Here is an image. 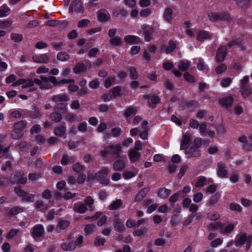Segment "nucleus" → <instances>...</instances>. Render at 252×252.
Segmentation results:
<instances>
[{"mask_svg": "<svg viewBox=\"0 0 252 252\" xmlns=\"http://www.w3.org/2000/svg\"><path fill=\"white\" fill-rule=\"evenodd\" d=\"M212 37L210 33L204 30H201L198 33L196 37V40L201 42H203L205 40L211 39Z\"/></svg>", "mask_w": 252, "mask_h": 252, "instance_id": "obj_17", "label": "nucleus"}, {"mask_svg": "<svg viewBox=\"0 0 252 252\" xmlns=\"http://www.w3.org/2000/svg\"><path fill=\"white\" fill-rule=\"evenodd\" d=\"M226 68L227 66L225 64L221 63L216 67L215 70L218 74H221L226 71Z\"/></svg>", "mask_w": 252, "mask_h": 252, "instance_id": "obj_59", "label": "nucleus"}, {"mask_svg": "<svg viewBox=\"0 0 252 252\" xmlns=\"http://www.w3.org/2000/svg\"><path fill=\"white\" fill-rule=\"evenodd\" d=\"M94 200L91 196H87L84 199L85 204L86 206L88 207L90 209V211H93L94 209V207H93V205L94 204Z\"/></svg>", "mask_w": 252, "mask_h": 252, "instance_id": "obj_43", "label": "nucleus"}, {"mask_svg": "<svg viewBox=\"0 0 252 252\" xmlns=\"http://www.w3.org/2000/svg\"><path fill=\"white\" fill-rule=\"evenodd\" d=\"M32 59L34 63H47L49 61V58L46 54L33 55Z\"/></svg>", "mask_w": 252, "mask_h": 252, "instance_id": "obj_15", "label": "nucleus"}, {"mask_svg": "<svg viewBox=\"0 0 252 252\" xmlns=\"http://www.w3.org/2000/svg\"><path fill=\"white\" fill-rule=\"evenodd\" d=\"M44 233V228L41 224L35 225L31 230V235L35 240L41 237Z\"/></svg>", "mask_w": 252, "mask_h": 252, "instance_id": "obj_5", "label": "nucleus"}, {"mask_svg": "<svg viewBox=\"0 0 252 252\" xmlns=\"http://www.w3.org/2000/svg\"><path fill=\"white\" fill-rule=\"evenodd\" d=\"M14 191L18 196L22 197L23 202H32L33 201L34 195L22 189L20 187H15Z\"/></svg>", "mask_w": 252, "mask_h": 252, "instance_id": "obj_3", "label": "nucleus"}, {"mask_svg": "<svg viewBox=\"0 0 252 252\" xmlns=\"http://www.w3.org/2000/svg\"><path fill=\"white\" fill-rule=\"evenodd\" d=\"M24 135V131L15 128L12 130L11 137L13 139L17 140L20 139Z\"/></svg>", "mask_w": 252, "mask_h": 252, "instance_id": "obj_39", "label": "nucleus"}, {"mask_svg": "<svg viewBox=\"0 0 252 252\" xmlns=\"http://www.w3.org/2000/svg\"><path fill=\"white\" fill-rule=\"evenodd\" d=\"M61 247L64 251H72L76 249V245L75 241H70L63 243Z\"/></svg>", "mask_w": 252, "mask_h": 252, "instance_id": "obj_20", "label": "nucleus"}, {"mask_svg": "<svg viewBox=\"0 0 252 252\" xmlns=\"http://www.w3.org/2000/svg\"><path fill=\"white\" fill-rule=\"evenodd\" d=\"M217 175L221 178H228V172L225 169L226 166L225 163L220 161L217 164Z\"/></svg>", "mask_w": 252, "mask_h": 252, "instance_id": "obj_11", "label": "nucleus"}, {"mask_svg": "<svg viewBox=\"0 0 252 252\" xmlns=\"http://www.w3.org/2000/svg\"><path fill=\"white\" fill-rule=\"evenodd\" d=\"M10 37L12 40L17 42H20L23 39V35L21 34L12 33Z\"/></svg>", "mask_w": 252, "mask_h": 252, "instance_id": "obj_63", "label": "nucleus"}, {"mask_svg": "<svg viewBox=\"0 0 252 252\" xmlns=\"http://www.w3.org/2000/svg\"><path fill=\"white\" fill-rule=\"evenodd\" d=\"M123 42L122 38L118 35L110 38L109 40V43L113 46L115 47L120 46Z\"/></svg>", "mask_w": 252, "mask_h": 252, "instance_id": "obj_34", "label": "nucleus"}, {"mask_svg": "<svg viewBox=\"0 0 252 252\" xmlns=\"http://www.w3.org/2000/svg\"><path fill=\"white\" fill-rule=\"evenodd\" d=\"M177 47V43L173 40H170L168 42V46L166 47L162 46L161 48V50H165V53L167 54L173 52Z\"/></svg>", "mask_w": 252, "mask_h": 252, "instance_id": "obj_21", "label": "nucleus"}, {"mask_svg": "<svg viewBox=\"0 0 252 252\" xmlns=\"http://www.w3.org/2000/svg\"><path fill=\"white\" fill-rule=\"evenodd\" d=\"M73 210L79 214H84L88 210V208L82 202L78 201L74 204Z\"/></svg>", "mask_w": 252, "mask_h": 252, "instance_id": "obj_18", "label": "nucleus"}, {"mask_svg": "<svg viewBox=\"0 0 252 252\" xmlns=\"http://www.w3.org/2000/svg\"><path fill=\"white\" fill-rule=\"evenodd\" d=\"M109 172V170L107 167H103L100 170L95 173V178L96 180H100L107 177Z\"/></svg>", "mask_w": 252, "mask_h": 252, "instance_id": "obj_25", "label": "nucleus"}, {"mask_svg": "<svg viewBox=\"0 0 252 252\" xmlns=\"http://www.w3.org/2000/svg\"><path fill=\"white\" fill-rule=\"evenodd\" d=\"M114 227L115 230L120 233H123L125 230V226L121 221L119 214L115 215L113 218Z\"/></svg>", "mask_w": 252, "mask_h": 252, "instance_id": "obj_7", "label": "nucleus"}, {"mask_svg": "<svg viewBox=\"0 0 252 252\" xmlns=\"http://www.w3.org/2000/svg\"><path fill=\"white\" fill-rule=\"evenodd\" d=\"M184 150L188 159L192 158H198L201 156L200 150L193 146L186 147V148Z\"/></svg>", "mask_w": 252, "mask_h": 252, "instance_id": "obj_6", "label": "nucleus"}, {"mask_svg": "<svg viewBox=\"0 0 252 252\" xmlns=\"http://www.w3.org/2000/svg\"><path fill=\"white\" fill-rule=\"evenodd\" d=\"M74 2L75 10L78 13L83 12V6H82L80 0H74L72 1Z\"/></svg>", "mask_w": 252, "mask_h": 252, "instance_id": "obj_55", "label": "nucleus"}, {"mask_svg": "<svg viewBox=\"0 0 252 252\" xmlns=\"http://www.w3.org/2000/svg\"><path fill=\"white\" fill-rule=\"evenodd\" d=\"M44 206V202L42 200H37L35 202V207L37 209H40L42 212H44L48 209V206Z\"/></svg>", "mask_w": 252, "mask_h": 252, "instance_id": "obj_56", "label": "nucleus"}, {"mask_svg": "<svg viewBox=\"0 0 252 252\" xmlns=\"http://www.w3.org/2000/svg\"><path fill=\"white\" fill-rule=\"evenodd\" d=\"M74 80L72 79H63L60 80H58L56 78V80L54 83H53L54 85L56 87H62L65 84H68V83H74Z\"/></svg>", "mask_w": 252, "mask_h": 252, "instance_id": "obj_35", "label": "nucleus"}, {"mask_svg": "<svg viewBox=\"0 0 252 252\" xmlns=\"http://www.w3.org/2000/svg\"><path fill=\"white\" fill-rule=\"evenodd\" d=\"M197 102L195 100H191L188 101L187 100L184 99L181 101V105L183 107H185L186 108H190L193 107H195L196 106Z\"/></svg>", "mask_w": 252, "mask_h": 252, "instance_id": "obj_40", "label": "nucleus"}, {"mask_svg": "<svg viewBox=\"0 0 252 252\" xmlns=\"http://www.w3.org/2000/svg\"><path fill=\"white\" fill-rule=\"evenodd\" d=\"M27 122L25 120H21L14 124V128L24 131Z\"/></svg>", "mask_w": 252, "mask_h": 252, "instance_id": "obj_51", "label": "nucleus"}, {"mask_svg": "<svg viewBox=\"0 0 252 252\" xmlns=\"http://www.w3.org/2000/svg\"><path fill=\"white\" fill-rule=\"evenodd\" d=\"M65 123H63V125H61L59 126H57L54 131V133L55 135L58 137H62L65 133L66 128L64 126Z\"/></svg>", "mask_w": 252, "mask_h": 252, "instance_id": "obj_29", "label": "nucleus"}, {"mask_svg": "<svg viewBox=\"0 0 252 252\" xmlns=\"http://www.w3.org/2000/svg\"><path fill=\"white\" fill-rule=\"evenodd\" d=\"M137 112L136 108H134L132 106L127 107L124 113V116L126 118H129L133 115H135Z\"/></svg>", "mask_w": 252, "mask_h": 252, "instance_id": "obj_37", "label": "nucleus"}, {"mask_svg": "<svg viewBox=\"0 0 252 252\" xmlns=\"http://www.w3.org/2000/svg\"><path fill=\"white\" fill-rule=\"evenodd\" d=\"M118 158L114 161L113 168L114 171H122L126 167V163L123 159Z\"/></svg>", "mask_w": 252, "mask_h": 252, "instance_id": "obj_22", "label": "nucleus"}, {"mask_svg": "<svg viewBox=\"0 0 252 252\" xmlns=\"http://www.w3.org/2000/svg\"><path fill=\"white\" fill-rule=\"evenodd\" d=\"M123 205V201L118 199L112 202L109 206L108 209L110 210H116L119 209Z\"/></svg>", "mask_w": 252, "mask_h": 252, "instance_id": "obj_31", "label": "nucleus"}, {"mask_svg": "<svg viewBox=\"0 0 252 252\" xmlns=\"http://www.w3.org/2000/svg\"><path fill=\"white\" fill-rule=\"evenodd\" d=\"M70 222L67 220H60L56 227L55 230L57 233L64 230L69 225Z\"/></svg>", "mask_w": 252, "mask_h": 252, "instance_id": "obj_24", "label": "nucleus"}, {"mask_svg": "<svg viewBox=\"0 0 252 252\" xmlns=\"http://www.w3.org/2000/svg\"><path fill=\"white\" fill-rule=\"evenodd\" d=\"M68 96L66 94H58L54 95L52 97V100L55 102H65L68 100Z\"/></svg>", "mask_w": 252, "mask_h": 252, "instance_id": "obj_27", "label": "nucleus"}, {"mask_svg": "<svg viewBox=\"0 0 252 252\" xmlns=\"http://www.w3.org/2000/svg\"><path fill=\"white\" fill-rule=\"evenodd\" d=\"M227 52V46L221 45L220 47L217 49L216 56V61L218 63H220L222 62L226 56Z\"/></svg>", "mask_w": 252, "mask_h": 252, "instance_id": "obj_9", "label": "nucleus"}, {"mask_svg": "<svg viewBox=\"0 0 252 252\" xmlns=\"http://www.w3.org/2000/svg\"><path fill=\"white\" fill-rule=\"evenodd\" d=\"M124 41L127 44H139L142 42L141 39L138 36L134 35H127L124 36Z\"/></svg>", "mask_w": 252, "mask_h": 252, "instance_id": "obj_13", "label": "nucleus"}, {"mask_svg": "<svg viewBox=\"0 0 252 252\" xmlns=\"http://www.w3.org/2000/svg\"><path fill=\"white\" fill-rule=\"evenodd\" d=\"M95 226L93 224H87L85 225L84 228V232L85 235L87 236L91 235L94 231Z\"/></svg>", "mask_w": 252, "mask_h": 252, "instance_id": "obj_48", "label": "nucleus"}, {"mask_svg": "<svg viewBox=\"0 0 252 252\" xmlns=\"http://www.w3.org/2000/svg\"><path fill=\"white\" fill-rule=\"evenodd\" d=\"M60 23H62L64 27L66 26L68 24V22L66 20H63L62 22H61L56 20H50L47 21L45 25L47 26L55 27L60 25Z\"/></svg>", "mask_w": 252, "mask_h": 252, "instance_id": "obj_28", "label": "nucleus"}, {"mask_svg": "<svg viewBox=\"0 0 252 252\" xmlns=\"http://www.w3.org/2000/svg\"><path fill=\"white\" fill-rule=\"evenodd\" d=\"M243 39L241 37H238L234 39L227 43V46L229 48H231L234 46L239 45L240 48V50L244 51L245 50V48L242 44Z\"/></svg>", "mask_w": 252, "mask_h": 252, "instance_id": "obj_19", "label": "nucleus"}, {"mask_svg": "<svg viewBox=\"0 0 252 252\" xmlns=\"http://www.w3.org/2000/svg\"><path fill=\"white\" fill-rule=\"evenodd\" d=\"M147 231L146 227H141L140 229H137L133 232V235L134 236H141L144 234Z\"/></svg>", "mask_w": 252, "mask_h": 252, "instance_id": "obj_64", "label": "nucleus"}, {"mask_svg": "<svg viewBox=\"0 0 252 252\" xmlns=\"http://www.w3.org/2000/svg\"><path fill=\"white\" fill-rule=\"evenodd\" d=\"M106 240L104 238H100L98 236L95 237L94 240V244L97 247L103 246Z\"/></svg>", "mask_w": 252, "mask_h": 252, "instance_id": "obj_61", "label": "nucleus"}, {"mask_svg": "<svg viewBox=\"0 0 252 252\" xmlns=\"http://www.w3.org/2000/svg\"><path fill=\"white\" fill-rule=\"evenodd\" d=\"M108 148H109L110 155H112L116 158H120L123 148L120 143L116 145H109Z\"/></svg>", "mask_w": 252, "mask_h": 252, "instance_id": "obj_8", "label": "nucleus"}, {"mask_svg": "<svg viewBox=\"0 0 252 252\" xmlns=\"http://www.w3.org/2000/svg\"><path fill=\"white\" fill-rule=\"evenodd\" d=\"M128 157L130 161L132 162L139 158L140 154L139 152L132 150L129 153Z\"/></svg>", "mask_w": 252, "mask_h": 252, "instance_id": "obj_44", "label": "nucleus"}, {"mask_svg": "<svg viewBox=\"0 0 252 252\" xmlns=\"http://www.w3.org/2000/svg\"><path fill=\"white\" fill-rule=\"evenodd\" d=\"M57 58L59 61L64 62L69 59V55L65 51L61 52L58 53Z\"/></svg>", "mask_w": 252, "mask_h": 252, "instance_id": "obj_46", "label": "nucleus"}, {"mask_svg": "<svg viewBox=\"0 0 252 252\" xmlns=\"http://www.w3.org/2000/svg\"><path fill=\"white\" fill-rule=\"evenodd\" d=\"M197 68L199 70H208V65L205 64L203 59H200L198 61V63L197 65Z\"/></svg>", "mask_w": 252, "mask_h": 252, "instance_id": "obj_58", "label": "nucleus"}, {"mask_svg": "<svg viewBox=\"0 0 252 252\" xmlns=\"http://www.w3.org/2000/svg\"><path fill=\"white\" fill-rule=\"evenodd\" d=\"M97 17L99 22L105 23L110 19V15L107 11L101 9L97 11Z\"/></svg>", "mask_w": 252, "mask_h": 252, "instance_id": "obj_12", "label": "nucleus"}, {"mask_svg": "<svg viewBox=\"0 0 252 252\" xmlns=\"http://www.w3.org/2000/svg\"><path fill=\"white\" fill-rule=\"evenodd\" d=\"M229 208L233 212H241L242 211V207L239 204L235 202L231 203L229 204Z\"/></svg>", "mask_w": 252, "mask_h": 252, "instance_id": "obj_52", "label": "nucleus"}, {"mask_svg": "<svg viewBox=\"0 0 252 252\" xmlns=\"http://www.w3.org/2000/svg\"><path fill=\"white\" fill-rule=\"evenodd\" d=\"M23 211L24 210L22 207L14 206L10 209L8 213V215L10 216H13L17 215L20 213L23 212Z\"/></svg>", "mask_w": 252, "mask_h": 252, "instance_id": "obj_47", "label": "nucleus"}, {"mask_svg": "<svg viewBox=\"0 0 252 252\" xmlns=\"http://www.w3.org/2000/svg\"><path fill=\"white\" fill-rule=\"evenodd\" d=\"M138 170L135 172L133 171L125 170L123 173V176L125 180L129 179L135 177L138 173Z\"/></svg>", "mask_w": 252, "mask_h": 252, "instance_id": "obj_41", "label": "nucleus"}, {"mask_svg": "<svg viewBox=\"0 0 252 252\" xmlns=\"http://www.w3.org/2000/svg\"><path fill=\"white\" fill-rule=\"evenodd\" d=\"M245 244H246V250H249L252 245V236L251 235L247 236V234L244 233L236 238L235 245L237 247L242 246Z\"/></svg>", "mask_w": 252, "mask_h": 252, "instance_id": "obj_2", "label": "nucleus"}, {"mask_svg": "<svg viewBox=\"0 0 252 252\" xmlns=\"http://www.w3.org/2000/svg\"><path fill=\"white\" fill-rule=\"evenodd\" d=\"M87 66L83 63H78L73 68L74 73L78 74L86 71Z\"/></svg>", "mask_w": 252, "mask_h": 252, "instance_id": "obj_30", "label": "nucleus"}, {"mask_svg": "<svg viewBox=\"0 0 252 252\" xmlns=\"http://www.w3.org/2000/svg\"><path fill=\"white\" fill-rule=\"evenodd\" d=\"M150 189L149 187H145L138 192L135 195L134 201L139 203L146 196L149 192Z\"/></svg>", "mask_w": 252, "mask_h": 252, "instance_id": "obj_16", "label": "nucleus"}, {"mask_svg": "<svg viewBox=\"0 0 252 252\" xmlns=\"http://www.w3.org/2000/svg\"><path fill=\"white\" fill-rule=\"evenodd\" d=\"M84 166L80 164L79 162L74 163L72 165L73 170L78 174L82 173L84 170Z\"/></svg>", "mask_w": 252, "mask_h": 252, "instance_id": "obj_45", "label": "nucleus"}, {"mask_svg": "<svg viewBox=\"0 0 252 252\" xmlns=\"http://www.w3.org/2000/svg\"><path fill=\"white\" fill-rule=\"evenodd\" d=\"M129 77L132 80H136L138 77V74L135 67L131 66L129 68Z\"/></svg>", "mask_w": 252, "mask_h": 252, "instance_id": "obj_53", "label": "nucleus"}, {"mask_svg": "<svg viewBox=\"0 0 252 252\" xmlns=\"http://www.w3.org/2000/svg\"><path fill=\"white\" fill-rule=\"evenodd\" d=\"M19 229L14 228L11 229L7 234L6 238L7 239H11L16 236L19 232Z\"/></svg>", "mask_w": 252, "mask_h": 252, "instance_id": "obj_57", "label": "nucleus"}, {"mask_svg": "<svg viewBox=\"0 0 252 252\" xmlns=\"http://www.w3.org/2000/svg\"><path fill=\"white\" fill-rule=\"evenodd\" d=\"M183 140L180 144V150H183L186 147L189 146L192 140L191 134L189 132H186L183 135Z\"/></svg>", "mask_w": 252, "mask_h": 252, "instance_id": "obj_14", "label": "nucleus"}, {"mask_svg": "<svg viewBox=\"0 0 252 252\" xmlns=\"http://www.w3.org/2000/svg\"><path fill=\"white\" fill-rule=\"evenodd\" d=\"M50 118L51 121L58 123L62 119V115L59 113L53 112L50 114Z\"/></svg>", "mask_w": 252, "mask_h": 252, "instance_id": "obj_50", "label": "nucleus"}, {"mask_svg": "<svg viewBox=\"0 0 252 252\" xmlns=\"http://www.w3.org/2000/svg\"><path fill=\"white\" fill-rule=\"evenodd\" d=\"M208 17L210 21L213 22L218 21L229 22L232 19V16L230 14L226 12H211L208 14Z\"/></svg>", "mask_w": 252, "mask_h": 252, "instance_id": "obj_1", "label": "nucleus"}, {"mask_svg": "<svg viewBox=\"0 0 252 252\" xmlns=\"http://www.w3.org/2000/svg\"><path fill=\"white\" fill-rule=\"evenodd\" d=\"M10 11V8L6 4H3L0 7V18L6 17Z\"/></svg>", "mask_w": 252, "mask_h": 252, "instance_id": "obj_36", "label": "nucleus"}, {"mask_svg": "<svg viewBox=\"0 0 252 252\" xmlns=\"http://www.w3.org/2000/svg\"><path fill=\"white\" fill-rule=\"evenodd\" d=\"M234 101V97L229 95L220 98L219 100V103L222 107L229 108L232 107Z\"/></svg>", "mask_w": 252, "mask_h": 252, "instance_id": "obj_10", "label": "nucleus"}, {"mask_svg": "<svg viewBox=\"0 0 252 252\" xmlns=\"http://www.w3.org/2000/svg\"><path fill=\"white\" fill-rule=\"evenodd\" d=\"M237 224V222L235 223V224L230 223L226 225L224 228L223 232L226 234L231 233Z\"/></svg>", "mask_w": 252, "mask_h": 252, "instance_id": "obj_54", "label": "nucleus"}, {"mask_svg": "<svg viewBox=\"0 0 252 252\" xmlns=\"http://www.w3.org/2000/svg\"><path fill=\"white\" fill-rule=\"evenodd\" d=\"M154 32L153 27H150L143 32L144 35V39L146 41L149 42L152 39V36Z\"/></svg>", "mask_w": 252, "mask_h": 252, "instance_id": "obj_33", "label": "nucleus"}, {"mask_svg": "<svg viewBox=\"0 0 252 252\" xmlns=\"http://www.w3.org/2000/svg\"><path fill=\"white\" fill-rule=\"evenodd\" d=\"M110 91L112 93V95L116 98L120 96L121 95L122 87L120 86H117L111 88Z\"/></svg>", "mask_w": 252, "mask_h": 252, "instance_id": "obj_42", "label": "nucleus"}, {"mask_svg": "<svg viewBox=\"0 0 252 252\" xmlns=\"http://www.w3.org/2000/svg\"><path fill=\"white\" fill-rule=\"evenodd\" d=\"M15 181L19 184H25L27 182V178L21 172H17L14 175Z\"/></svg>", "mask_w": 252, "mask_h": 252, "instance_id": "obj_26", "label": "nucleus"}, {"mask_svg": "<svg viewBox=\"0 0 252 252\" xmlns=\"http://www.w3.org/2000/svg\"><path fill=\"white\" fill-rule=\"evenodd\" d=\"M143 99L147 101L148 106L152 109L156 108L157 105L160 102V98L156 95L145 94Z\"/></svg>", "mask_w": 252, "mask_h": 252, "instance_id": "obj_4", "label": "nucleus"}, {"mask_svg": "<svg viewBox=\"0 0 252 252\" xmlns=\"http://www.w3.org/2000/svg\"><path fill=\"white\" fill-rule=\"evenodd\" d=\"M190 65V62L187 60L186 62L183 60L180 61L178 65V68L181 71H186L187 70Z\"/></svg>", "mask_w": 252, "mask_h": 252, "instance_id": "obj_38", "label": "nucleus"}, {"mask_svg": "<svg viewBox=\"0 0 252 252\" xmlns=\"http://www.w3.org/2000/svg\"><path fill=\"white\" fill-rule=\"evenodd\" d=\"M40 79H41L42 83L50 82L53 84V83L55 82L56 77L53 76H49L48 77L41 76Z\"/></svg>", "mask_w": 252, "mask_h": 252, "instance_id": "obj_60", "label": "nucleus"}, {"mask_svg": "<svg viewBox=\"0 0 252 252\" xmlns=\"http://www.w3.org/2000/svg\"><path fill=\"white\" fill-rule=\"evenodd\" d=\"M251 88L250 86H241V94L244 98H246L251 94Z\"/></svg>", "mask_w": 252, "mask_h": 252, "instance_id": "obj_49", "label": "nucleus"}, {"mask_svg": "<svg viewBox=\"0 0 252 252\" xmlns=\"http://www.w3.org/2000/svg\"><path fill=\"white\" fill-rule=\"evenodd\" d=\"M25 83L23 84L22 86V88L23 89L32 87L34 85V82H33V80L32 78L30 79H25Z\"/></svg>", "mask_w": 252, "mask_h": 252, "instance_id": "obj_62", "label": "nucleus"}, {"mask_svg": "<svg viewBox=\"0 0 252 252\" xmlns=\"http://www.w3.org/2000/svg\"><path fill=\"white\" fill-rule=\"evenodd\" d=\"M173 10L171 7L166 8L163 15L164 20L167 22L171 23L173 20Z\"/></svg>", "mask_w": 252, "mask_h": 252, "instance_id": "obj_23", "label": "nucleus"}, {"mask_svg": "<svg viewBox=\"0 0 252 252\" xmlns=\"http://www.w3.org/2000/svg\"><path fill=\"white\" fill-rule=\"evenodd\" d=\"M171 190L165 188H162L159 189L158 196L160 198L165 199L170 194Z\"/></svg>", "mask_w": 252, "mask_h": 252, "instance_id": "obj_32", "label": "nucleus"}]
</instances>
